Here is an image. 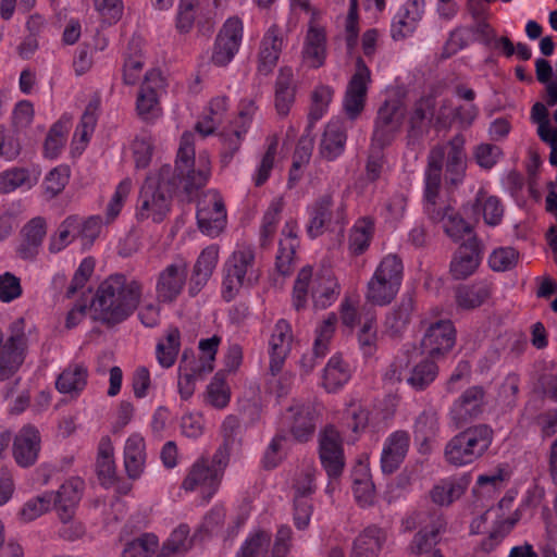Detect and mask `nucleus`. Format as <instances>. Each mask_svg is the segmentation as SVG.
<instances>
[{
  "label": "nucleus",
  "mask_w": 557,
  "mask_h": 557,
  "mask_svg": "<svg viewBox=\"0 0 557 557\" xmlns=\"http://www.w3.org/2000/svg\"><path fill=\"white\" fill-rule=\"evenodd\" d=\"M222 481V473L212 469L209 458L201 456L188 469L182 482V488L186 492L199 490L209 500L219 490Z\"/></svg>",
  "instance_id": "ddd939ff"
},
{
  "label": "nucleus",
  "mask_w": 557,
  "mask_h": 557,
  "mask_svg": "<svg viewBox=\"0 0 557 557\" xmlns=\"http://www.w3.org/2000/svg\"><path fill=\"white\" fill-rule=\"evenodd\" d=\"M437 373L436 363L433 360L423 359L412 368L407 382L414 389L423 391L436 379Z\"/></svg>",
  "instance_id": "3c124183"
},
{
  "label": "nucleus",
  "mask_w": 557,
  "mask_h": 557,
  "mask_svg": "<svg viewBox=\"0 0 557 557\" xmlns=\"http://www.w3.org/2000/svg\"><path fill=\"white\" fill-rule=\"evenodd\" d=\"M456 330L449 320L432 323L425 331L421 347L430 357L435 358L448 352L455 345Z\"/></svg>",
  "instance_id": "dca6fc26"
},
{
  "label": "nucleus",
  "mask_w": 557,
  "mask_h": 557,
  "mask_svg": "<svg viewBox=\"0 0 557 557\" xmlns=\"http://www.w3.org/2000/svg\"><path fill=\"white\" fill-rule=\"evenodd\" d=\"M405 119V108L397 99L385 100L377 110L371 136V148L383 150L400 132Z\"/></svg>",
  "instance_id": "6e6552de"
},
{
  "label": "nucleus",
  "mask_w": 557,
  "mask_h": 557,
  "mask_svg": "<svg viewBox=\"0 0 557 557\" xmlns=\"http://www.w3.org/2000/svg\"><path fill=\"white\" fill-rule=\"evenodd\" d=\"M376 324L373 315L368 317L358 332V343L364 356H372L376 351Z\"/></svg>",
  "instance_id": "680f3d73"
},
{
  "label": "nucleus",
  "mask_w": 557,
  "mask_h": 557,
  "mask_svg": "<svg viewBox=\"0 0 557 557\" xmlns=\"http://www.w3.org/2000/svg\"><path fill=\"white\" fill-rule=\"evenodd\" d=\"M199 230L210 236H218L226 225V208L219 191L210 189L203 194L197 205Z\"/></svg>",
  "instance_id": "9b49d317"
},
{
  "label": "nucleus",
  "mask_w": 557,
  "mask_h": 557,
  "mask_svg": "<svg viewBox=\"0 0 557 557\" xmlns=\"http://www.w3.org/2000/svg\"><path fill=\"white\" fill-rule=\"evenodd\" d=\"M158 547V537L152 533H145L126 543L121 557H151Z\"/></svg>",
  "instance_id": "603ef678"
},
{
  "label": "nucleus",
  "mask_w": 557,
  "mask_h": 557,
  "mask_svg": "<svg viewBox=\"0 0 557 557\" xmlns=\"http://www.w3.org/2000/svg\"><path fill=\"white\" fill-rule=\"evenodd\" d=\"M469 483L466 476L442 480L430 491V497L438 506H449L465 494Z\"/></svg>",
  "instance_id": "c9c22d12"
},
{
  "label": "nucleus",
  "mask_w": 557,
  "mask_h": 557,
  "mask_svg": "<svg viewBox=\"0 0 557 557\" xmlns=\"http://www.w3.org/2000/svg\"><path fill=\"white\" fill-rule=\"evenodd\" d=\"M46 235V219L42 216L30 219L21 230V243L16 248L17 256L23 260H35Z\"/></svg>",
  "instance_id": "4be33fe9"
},
{
  "label": "nucleus",
  "mask_w": 557,
  "mask_h": 557,
  "mask_svg": "<svg viewBox=\"0 0 557 557\" xmlns=\"http://www.w3.org/2000/svg\"><path fill=\"white\" fill-rule=\"evenodd\" d=\"M243 38V23L238 17H230L219 32L211 62L216 66L227 65L238 52Z\"/></svg>",
  "instance_id": "4468645a"
},
{
  "label": "nucleus",
  "mask_w": 557,
  "mask_h": 557,
  "mask_svg": "<svg viewBox=\"0 0 557 557\" xmlns=\"http://www.w3.org/2000/svg\"><path fill=\"white\" fill-rule=\"evenodd\" d=\"M398 290L399 287L373 273L367 285L366 299L376 306H386L394 300Z\"/></svg>",
  "instance_id": "79ce46f5"
},
{
  "label": "nucleus",
  "mask_w": 557,
  "mask_h": 557,
  "mask_svg": "<svg viewBox=\"0 0 557 557\" xmlns=\"http://www.w3.org/2000/svg\"><path fill=\"white\" fill-rule=\"evenodd\" d=\"M160 75L158 72L150 71L147 72L145 75V81L140 86L137 101H136V108L138 111V114L143 119H150L156 115V112L159 110V98H158V91L157 86L151 85V83L160 82Z\"/></svg>",
  "instance_id": "f704fd0d"
},
{
  "label": "nucleus",
  "mask_w": 557,
  "mask_h": 557,
  "mask_svg": "<svg viewBox=\"0 0 557 557\" xmlns=\"http://www.w3.org/2000/svg\"><path fill=\"white\" fill-rule=\"evenodd\" d=\"M284 45V37L277 25H272L265 32L258 53V73L267 76L276 66Z\"/></svg>",
  "instance_id": "393cba45"
},
{
  "label": "nucleus",
  "mask_w": 557,
  "mask_h": 557,
  "mask_svg": "<svg viewBox=\"0 0 557 557\" xmlns=\"http://www.w3.org/2000/svg\"><path fill=\"white\" fill-rule=\"evenodd\" d=\"M188 268L183 260L166 265L158 275L156 294L160 302L171 304L181 295L187 278Z\"/></svg>",
  "instance_id": "2eb2a0df"
},
{
  "label": "nucleus",
  "mask_w": 557,
  "mask_h": 557,
  "mask_svg": "<svg viewBox=\"0 0 557 557\" xmlns=\"http://www.w3.org/2000/svg\"><path fill=\"white\" fill-rule=\"evenodd\" d=\"M371 82V72L364 60L358 57L356 60V71L349 79L346 94L358 96L367 99L368 85Z\"/></svg>",
  "instance_id": "864d4df0"
},
{
  "label": "nucleus",
  "mask_w": 557,
  "mask_h": 557,
  "mask_svg": "<svg viewBox=\"0 0 557 557\" xmlns=\"http://www.w3.org/2000/svg\"><path fill=\"white\" fill-rule=\"evenodd\" d=\"M386 540L383 528L369 525L355 539L350 557H379Z\"/></svg>",
  "instance_id": "cd10ccee"
},
{
  "label": "nucleus",
  "mask_w": 557,
  "mask_h": 557,
  "mask_svg": "<svg viewBox=\"0 0 557 557\" xmlns=\"http://www.w3.org/2000/svg\"><path fill=\"white\" fill-rule=\"evenodd\" d=\"M25 321L16 319L10 325V336L3 343L0 330V381L10 379L23 363V351L26 346Z\"/></svg>",
  "instance_id": "1a4fd4ad"
},
{
  "label": "nucleus",
  "mask_w": 557,
  "mask_h": 557,
  "mask_svg": "<svg viewBox=\"0 0 557 557\" xmlns=\"http://www.w3.org/2000/svg\"><path fill=\"white\" fill-rule=\"evenodd\" d=\"M480 262V242L475 236H472L456 250L449 270L455 280H465L474 273Z\"/></svg>",
  "instance_id": "aec40b11"
},
{
  "label": "nucleus",
  "mask_w": 557,
  "mask_h": 557,
  "mask_svg": "<svg viewBox=\"0 0 557 557\" xmlns=\"http://www.w3.org/2000/svg\"><path fill=\"white\" fill-rule=\"evenodd\" d=\"M70 180V168L66 165H59L53 168L46 175L42 187L45 196L52 199L61 194Z\"/></svg>",
  "instance_id": "5fc2aeb1"
},
{
  "label": "nucleus",
  "mask_w": 557,
  "mask_h": 557,
  "mask_svg": "<svg viewBox=\"0 0 557 557\" xmlns=\"http://www.w3.org/2000/svg\"><path fill=\"white\" fill-rule=\"evenodd\" d=\"M447 531L445 515L438 509L428 511V522L420 528L407 546V552L412 556L444 557L437 547L442 535Z\"/></svg>",
  "instance_id": "0eeeda50"
},
{
  "label": "nucleus",
  "mask_w": 557,
  "mask_h": 557,
  "mask_svg": "<svg viewBox=\"0 0 557 557\" xmlns=\"http://www.w3.org/2000/svg\"><path fill=\"white\" fill-rule=\"evenodd\" d=\"M350 379L348 364L338 356H333L326 363L322 385L329 393L341 389Z\"/></svg>",
  "instance_id": "ea45409f"
},
{
  "label": "nucleus",
  "mask_w": 557,
  "mask_h": 557,
  "mask_svg": "<svg viewBox=\"0 0 557 557\" xmlns=\"http://www.w3.org/2000/svg\"><path fill=\"white\" fill-rule=\"evenodd\" d=\"M416 311L413 293H405L397 305L386 313L384 333L392 338H400L410 324Z\"/></svg>",
  "instance_id": "412c9836"
},
{
  "label": "nucleus",
  "mask_w": 557,
  "mask_h": 557,
  "mask_svg": "<svg viewBox=\"0 0 557 557\" xmlns=\"http://www.w3.org/2000/svg\"><path fill=\"white\" fill-rule=\"evenodd\" d=\"M193 546L187 524L178 525L163 543L159 557H176L187 553Z\"/></svg>",
  "instance_id": "c03bdc74"
},
{
  "label": "nucleus",
  "mask_w": 557,
  "mask_h": 557,
  "mask_svg": "<svg viewBox=\"0 0 557 557\" xmlns=\"http://www.w3.org/2000/svg\"><path fill=\"white\" fill-rule=\"evenodd\" d=\"M486 394L482 385H473L454 400L448 416L456 428H462L483 414L487 405Z\"/></svg>",
  "instance_id": "9d476101"
},
{
  "label": "nucleus",
  "mask_w": 557,
  "mask_h": 557,
  "mask_svg": "<svg viewBox=\"0 0 557 557\" xmlns=\"http://www.w3.org/2000/svg\"><path fill=\"white\" fill-rule=\"evenodd\" d=\"M141 294L143 285L138 281L127 280L123 274H113L99 285L91 307L98 321L114 326L134 313Z\"/></svg>",
  "instance_id": "f03ea898"
},
{
  "label": "nucleus",
  "mask_w": 557,
  "mask_h": 557,
  "mask_svg": "<svg viewBox=\"0 0 557 557\" xmlns=\"http://www.w3.org/2000/svg\"><path fill=\"white\" fill-rule=\"evenodd\" d=\"M23 294L21 280L11 272L0 275V301L9 304Z\"/></svg>",
  "instance_id": "338daca9"
},
{
  "label": "nucleus",
  "mask_w": 557,
  "mask_h": 557,
  "mask_svg": "<svg viewBox=\"0 0 557 557\" xmlns=\"http://www.w3.org/2000/svg\"><path fill=\"white\" fill-rule=\"evenodd\" d=\"M476 163L485 170L492 169L503 156L500 147L494 144H480L473 151Z\"/></svg>",
  "instance_id": "774afa93"
},
{
  "label": "nucleus",
  "mask_w": 557,
  "mask_h": 557,
  "mask_svg": "<svg viewBox=\"0 0 557 557\" xmlns=\"http://www.w3.org/2000/svg\"><path fill=\"white\" fill-rule=\"evenodd\" d=\"M445 160V149L441 146L431 148L424 173V213L433 223L444 222L453 211L454 206L440 197L442 171Z\"/></svg>",
  "instance_id": "423d86ee"
},
{
  "label": "nucleus",
  "mask_w": 557,
  "mask_h": 557,
  "mask_svg": "<svg viewBox=\"0 0 557 557\" xmlns=\"http://www.w3.org/2000/svg\"><path fill=\"white\" fill-rule=\"evenodd\" d=\"M519 252L512 247H499L488 257V265L493 271L506 272L513 269L518 262Z\"/></svg>",
  "instance_id": "13d9d810"
},
{
  "label": "nucleus",
  "mask_w": 557,
  "mask_h": 557,
  "mask_svg": "<svg viewBox=\"0 0 557 557\" xmlns=\"http://www.w3.org/2000/svg\"><path fill=\"white\" fill-rule=\"evenodd\" d=\"M334 90L326 85H320L314 88L311 96V119L320 120L325 114L330 102L333 99Z\"/></svg>",
  "instance_id": "e2e57ef3"
},
{
  "label": "nucleus",
  "mask_w": 557,
  "mask_h": 557,
  "mask_svg": "<svg viewBox=\"0 0 557 557\" xmlns=\"http://www.w3.org/2000/svg\"><path fill=\"white\" fill-rule=\"evenodd\" d=\"M146 460L145 441L138 434L131 435L124 447V466L129 479H138Z\"/></svg>",
  "instance_id": "58836bf2"
},
{
  "label": "nucleus",
  "mask_w": 557,
  "mask_h": 557,
  "mask_svg": "<svg viewBox=\"0 0 557 557\" xmlns=\"http://www.w3.org/2000/svg\"><path fill=\"white\" fill-rule=\"evenodd\" d=\"M319 458L330 479L342 475L345 467L343 438L333 424L324 426L319 433Z\"/></svg>",
  "instance_id": "f8f14e48"
},
{
  "label": "nucleus",
  "mask_w": 557,
  "mask_h": 557,
  "mask_svg": "<svg viewBox=\"0 0 557 557\" xmlns=\"http://www.w3.org/2000/svg\"><path fill=\"white\" fill-rule=\"evenodd\" d=\"M283 202L281 199L273 200L264 212L260 226L259 243L260 247L267 248L271 245L276 233L277 224L281 220Z\"/></svg>",
  "instance_id": "49530a36"
},
{
  "label": "nucleus",
  "mask_w": 557,
  "mask_h": 557,
  "mask_svg": "<svg viewBox=\"0 0 557 557\" xmlns=\"http://www.w3.org/2000/svg\"><path fill=\"white\" fill-rule=\"evenodd\" d=\"M466 139L463 135H455L447 144L445 157V183L446 185L457 187L462 184L467 170V156L465 151ZM442 147V145H440Z\"/></svg>",
  "instance_id": "a211bd4d"
},
{
  "label": "nucleus",
  "mask_w": 557,
  "mask_h": 557,
  "mask_svg": "<svg viewBox=\"0 0 557 557\" xmlns=\"http://www.w3.org/2000/svg\"><path fill=\"white\" fill-rule=\"evenodd\" d=\"M310 215L306 231L310 238L322 235L326 224L333 216V197L331 194L320 196L311 207L308 208Z\"/></svg>",
  "instance_id": "2f4dec72"
},
{
  "label": "nucleus",
  "mask_w": 557,
  "mask_h": 557,
  "mask_svg": "<svg viewBox=\"0 0 557 557\" xmlns=\"http://www.w3.org/2000/svg\"><path fill=\"white\" fill-rule=\"evenodd\" d=\"M272 535L265 530L250 533L236 553V557H268Z\"/></svg>",
  "instance_id": "37998d69"
},
{
  "label": "nucleus",
  "mask_w": 557,
  "mask_h": 557,
  "mask_svg": "<svg viewBox=\"0 0 557 557\" xmlns=\"http://www.w3.org/2000/svg\"><path fill=\"white\" fill-rule=\"evenodd\" d=\"M492 290L493 284L487 281L461 285L456 289V304L467 310L478 308L491 297Z\"/></svg>",
  "instance_id": "4c0bfd02"
},
{
  "label": "nucleus",
  "mask_w": 557,
  "mask_h": 557,
  "mask_svg": "<svg viewBox=\"0 0 557 557\" xmlns=\"http://www.w3.org/2000/svg\"><path fill=\"white\" fill-rule=\"evenodd\" d=\"M78 216L70 215L61 222L58 230L50 236L48 249L51 253H58L66 248L77 236Z\"/></svg>",
  "instance_id": "de8ad7c7"
},
{
  "label": "nucleus",
  "mask_w": 557,
  "mask_h": 557,
  "mask_svg": "<svg viewBox=\"0 0 557 557\" xmlns=\"http://www.w3.org/2000/svg\"><path fill=\"white\" fill-rule=\"evenodd\" d=\"M352 492L362 507L371 506L375 499V487L368 470L362 468L354 473Z\"/></svg>",
  "instance_id": "8fccbe9b"
},
{
  "label": "nucleus",
  "mask_w": 557,
  "mask_h": 557,
  "mask_svg": "<svg viewBox=\"0 0 557 557\" xmlns=\"http://www.w3.org/2000/svg\"><path fill=\"white\" fill-rule=\"evenodd\" d=\"M374 224L371 220L359 219L349 231L348 250L352 256L364 253L372 240Z\"/></svg>",
  "instance_id": "a19ab883"
},
{
  "label": "nucleus",
  "mask_w": 557,
  "mask_h": 557,
  "mask_svg": "<svg viewBox=\"0 0 557 557\" xmlns=\"http://www.w3.org/2000/svg\"><path fill=\"white\" fill-rule=\"evenodd\" d=\"M207 373L195 363L193 351L185 350L178 367L177 386L181 398L189 399L195 392L196 380L201 379Z\"/></svg>",
  "instance_id": "72a5a7b5"
},
{
  "label": "nucleus",
  "mask_w": 557,
  "mask_h": 557,
  "mask_svg": "<svg viewBox=\"0 0 557 557\" xmlns=\"http://www.w3.org/2000/svg\"><path fill=\"white\" fill-rule=\"evenodd\" d=\"M289 432L298 443L309 442L315 432L319 413L311 403L296 404L288 408Z\"/></svg>",
  "instance_id": "f3484780"
},
{
  "label": "nucleus",
  "mask_w": 557,
  "mask_h": 557,
  "mask_svg": "<svg viewBox=\"0 0 557 557\" xmlns=\"http://www.w3.org/2000/svg\"><path fill=\"white\" fill-rule=\"evenodd\" d=\"M29 172L24 168H14L0 173V194H8L28 183Z\"/></svg>",
  "instance_id": "69168bd1"
},
{
  "label": "nucleus",
  "mask_w": 557,
  "mask_h": 557,
  "mask_svg": "<svg viewBox=\"0 0 557 557\" xmlns=\"http://www.w3.org/2000/svg\"><path fill=\"white\" fill-rule=\"evenodd\" d=\"M65 133V126L61 122H57L50 127L44 144L46 158L55 159L60 156L66 143Z\"/></svg>",
  "instance_id": "052dcab7"
},
{
  "label": "nucleus",
  "mask_w": 557,
  "mask_h": 557,
  "mask_svg": "<svg viewBox=\"0 0 557 557\" xmlns=\"http://www.w3.org/2000/svg\"><path fill=\"white\" fill-rule=\"evenodd\" d=\"M438 430V416L434 409H424L416 418L413 436L416 443L419 445L420 454H429L431 451V444L437 436Z\"/></svg>",
  "instance_id": "c85d7f7f"
},
{
  "label": "nucleus",
  "mask_w": 557,
  "mask_h": 557,
  "mask_svg": "<svg viewBox=\"0 0 557 557\" xmlns=\"http://www.w3.org/2000/svg\"><path fill=\"white\" fill-rule=\"evenodd\" d=\"M211 174L210 160L201 152L196 161L193 135L184 134L176 154L175 168L163 165L158 180L147 178L141 186L136 218L162 222L170 212L172 196L182 190L186 195L206 186Z\"/></svg>",
  "instance_id": "f257e3e1"
},
{
  "label": "nucleus",
  "mask_w": 557,
  "mask_h": 557,
  "mask_svg": "<svg viewBox=\"0 0 557 557\" xmlns=\"http://www.w3.org/2000/svg\"><path fill=\"white\" fill-rule=\"evenodd\" d=\"M207 401L216 409L225 408L231 400V391L225 381V374L220 371L214 374L206 391Z\"/></svg>",
  "instance_id": "09e8293b"
},
{
  "label": "nucleus",
  "mask_w": 557,
  "mask_h": 557,
  "mask_svg": "<svg viewBox=\"0 0 557 557\" xmlns=\"http://www.w3.org/2000/svg\"><path fill=\"white\" fill-rule=\"evenodd\" d=\"M493 438L494 431L488 424L469 426L447 442L444 449L445 460L456 467L470 465L484 456Z\"/></svg>",
  "instance_id": "39448f33"
},
{
  "label": "nucleus",
  "mask_w": 557,
  "mask_h": 557,
  "mask_svg": "<svg viewBox=\"0 0 557 557\" xmlns=\"http://www.w3.org/2000/svg\"><path fill=\"white\" fill-rule=\"evenodd\" d=\"M302 57L313 69H319L325 63L326 34L324 28L315 25L309 26L302 48Z\"/></svg>",
  "instance_id": "7c9ffc66"
},
{
  "label": "nucleus",
  "mask_w": 557,
  "mask_h": 557,
  "mask_svg": "<svg viewBox=\"0 0 557 557\" xmlns=\"http://www.w3.org/2000/svg\"><path fill=\"white\" fill-rule=\"evenodd\" d=\"M88 369L84 363L69 364L58 376L55 387L60 393L78 395L87 385Z\"/></svg>",
  "instance_id": "e433bc0d"
},
{
  "label": "nucleus",
  "mask_w": 557,
  "mask_h": 557,
  "mask_svg": "<svg viewBox=\"0 0 557 557\" xmlns=\"http://www.w3.org/2000/svg\"><path fill=\"white\" fill-rule=\"evenodd\" d=\"M260 276L255 249L247 245L237 246L223 265V299L232 301L242 288L257 285Z\"/></svg>",
  "instance_id": "20e7f679"
},
{
  "label": "nucleus",
  "mask_w": 557,
  "mask_h": 557,
  "mask_svg": "<svg viewBox=\"0 0 557 557\" xmlns=\"http://www.w3.org/2000/svg\"><path fill=\"white\" fill-rule=\"evenodd\" d=\"M221 343V337L218 335H213L210 338L201 339L199 342V349L202 352L203 357L196 359L195 363L202 368L205 372L213 371V362L215 360V355L218 352L219 344Z\"/></svg>",
  "instance_id": "0e129e2a"
},
{
  "label": "nucleus",
  "mask_w": 557,
  "mask_h": 557,
  "mask_svg": "<svg viewBox=\"0 0 557 557\" xmlns=\"http://www.w3.org/2000/svg\"><path fill=\"white\" fill-rule=\"evenodd\" d=\"M435 113V98L425 96L420 98L413 107L409 117L407 137L409 144H414L421 139L428 132L429 124L432 122Z\"/></svg>",
  "instance_id": "bb28decb"
},
{
  "label": "nucleus",
  "mask_w": 557,
  "mask_h": 557,
  "mask_svg": "<svg viewBox=\"0 0 557 557\" xmlns=\"http://www.w3.org/2000/svg\"><path fill=\"white\" fill-rule=\"evenodd\" d=\"M293 332L289 322L280 319L272 331L269 341L270 372L275 376L281 372L287 355L290 351Z\"/></svg>",
  "instance_id": "6ab92c4d"
},
{
  "label": "nucleus",
  "mask_w": 557,
  "mask_h": 557,
  "mask_svg": "<svg viewBox=\"0 0 557 557\" xmlns=\"http://www.w3.org/2000/svg\"><path fill=\"white\" fill-rule=\"evenodd\" d=\"M296 85L290 67H282L275 81L274 107L276 113L284 117L295 102Z\"/></svg>",
  "instance_id": "c756f323"
},
{
  "label": "nucleus",
  "mask_w": 557,
  "mask_h": 557,
  "mask_svg": "<svg viewBox=\"0 0 557 557\" xmlns=\"http://www.w3.org/2000/svg\"><path fill=\"white\" fill-rule=\"evenodd\" d=\"M181 347V332L177 327L168 330L165 342H159L156 347L158 362L163 368L175 363Z\"/></svg>",
  "instance_id": "a18cd8bd"
},
{
  "label": "nucleus",
  "mask_w": 557,
  "mask_h": 557,
  "mask_svg": "<svg viewBox=\"0 0 557 557\" xmlns=\"http://www.w3.org/2000/svg\"><path fill=\"white\" fill-rule=\"evenodd\" d=\"M346 129L339 122H330L322 135L319 152L327 161H334L343 154L346 146Z\"/></svg>",
  "instance_id": "473e14b6"
},
{
  "label": "nucleus",
  "mask_w": 557,
  "mask_h": 557,
  "mask_svg": "<svg viewBox=\"0 0 557 557\" xmlns=\"http://www.w3.org/2000/svg\"><path fill=\"white\" fill-rule=\"evenodd\" d=\"M337 323V317L335 313H330L327 318L318 326L315 333L317 337L313 344V354L315 357H324L327 351V345L332 338L335 326Z\"/></svg>",
  "instance_id": "bf43d9fd"
},
{
  "label": "nucleus",
  "mask_w": 557,
  "mask_h": 557,
  "mask_svg": "<svg viewBox=\"0 0 557 557\" xmlns=\"http://www.w3.org/2000/svg\"><path fill=\"white\" fill-rule=\"evenodd\" d=\"M40 450L39 431L33 425L23 426L13 442V457L23 468L33 466Z\"/></svg>",
  "instance_id": "b1692460"
},
{
  "label": "nucleus",
  "mask_w": 557,
  "mask_h": 557,
  "mask_svg": "<svg viewBox=\"0 0 557 557\" xmlns=\"http://www.w3.org/2000/svg\"><path fill=\"white\" fill-rule=\"evenodd\" d=\"M310 290L315 308L330 307L341 294V286L330 269H322L312 274V268L304 267L295 281L293 300L296 310L304 309Z\"/></svg>",
  "instance_id": "7ed1b4c3"
},
{
  "label": "nucleus",
  "mask_w": 557,
  "mask_h": 557,
  "mask_svg": "<svg viewBox=\"0 0 557 557\" xmlns=\"http://www.w3.org/2000/svg\"><path fill=\"white\" fill-rule=\"evenodd\" d=\"M410 445V435L407 431L398 430L387 436L381 455L383 473H394L404 462Z\"/></svg>",
  "instance_id": "5701e85b"
},
{
  "label": "nucleus",
  "mask_w": 557,
  "mask_h": 557,
  "mask_svg": "<svg viewBox=\"0 0 557 557\" xmlns=\"http://www.w3.org/2000/svg\"><path fill=\"white\" fill-rule=\"evenodd\" d=\"M53 492H46L27 500L21 508L18 516L24 522H30L46 511H48L52 505Z\"/></svg>",
  "instance_id": "4d7b16f0"
},
{
  "label": "nucleus",
  "mask_w": 557,
  "mask_h": 557,
  "mask_svg": "<svg viewBox=\"0 0 557 557\" xmlns=\"http://www.w3.org/2000/svg\"><path fill=\"white\" fill-rule=\"evenodd\" d=\"M404 265L397 255L389 253L385 256L376 267L374 274L383 276L387 282L400 288L403 281Z\"/></svg>",
  "instance_id": "6e6d98bb"
},
{
  "label": "nucleus",
  "mask_w": 557,
  "mask_h": 557,
  "mask_svg": "<svg viewBox=\"0 0 557 557\" xmlns=\"http://www.w3.org/2000/svg\"><path fill=\"white\" fill-rule=\"evenodd\" d=\"M84 482L74 478L64 482L60 488L53 493L52 504L58 511L62 522H70L76 505L82 498Z\"/></svg>",
  "instance_id": "a878e982"
}]
</instances>
